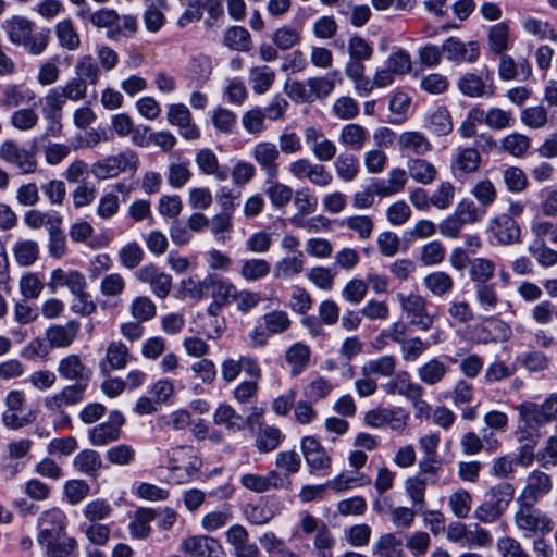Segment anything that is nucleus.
<instances>
[{
    "instance_id": "052dcab7",
    "label": "nucleus",
    "mask_w": 557,
    "mask_h": 557,
    "mask_svg": "<svg viewBox=\"0 0 557 557\" xmlns=\"http://www.w3.org/2000/svg\"><path fill=\"white\" fill-rule=\"evenodd\" d=\"M334 169L341 180L351 182L359 173V160L351 153H341L334 161Z\"/></svg>"
},
{
    "instance_id": "864d4df0",
    "label": "nucleus",
    "mask_w": 557,
    "mask_h": 557,
    "mask_svg": "<svg viewBox=\"0 0 557 557\" xmlns=\"http://www.w3.org/2000/svg\"><path fill=\"white\" fill-rule=\"evenodd\" d=\"M76 78L83 79L85 85H96L100 78L101 70L90 54L82 55L75 64Z\"/></svg>"
},
{
    "instance_id": "6ab92c4d",
    "label": "nucleus",
    "mask_w": 557,
    "mask_h": 557,
    "mask_svg": "<svg viewBox=\"0 0 557 557\" xmlns=\"http://www.w3.org/2000/svg\"><path fill=\"white\" fill-rule=\"evenodd\" d=\"M552 488L553 482L550 476L541 470H533L527 475L525 485L516 502L536 504L540 498L550 493Z\"/></svg>"
},
{
    "instance_id": "f704fd0d",
    "label": "nucleus",
    "mask_w": 557,
    "mask_h": 557,
    "mask_svg": "<svg viewBox=\"0 0 557 557\" xmlns=\"http://www.w3.org/2000/svg\"><path fill=\"white\" fill-rule=\"evenodd\" d=\"M278 175L265 177L264 194L268 196L274 208L282 209L286 207L293 198V189L288 185L277 181Z\"/></svg>"
},
{
    "instance_id": "774afa93",
    "label": "nucleus",
    "mask_w": 557,
    "mask_h": 557,
    "mask_svg": "<svg viewBox=\"0 0 557 557\" xmlns=\"http://www.w3.org/2000/svg\"><path fill=\"white\" fill-rule=\"evenodd\" d=\"M301 40L300 30L284 25L274 30L272 35L273 45L281 50H288L297 46Z\"/></svg>"
},
{
    "instance_id": "338daca9",
    "label": "nucleus",
    "mask_w": 557,
    "mask_h": 557,
    "mask_svg": "<svg viewBox=\"0 0 557 557\" xmlns=\"http://www.w3.org/2000/svg\"><path fill=\"white\" fill-rule=\"evenodd\" d=\"M495 273V263L486 258H475L471 261L469 276L476 284H487Z\"/></svg>"
},
{
    "instance_id": "f3484780",
    "label": "nucleus",
    "mask_w": 557,
    "mask_h": 557,
    "mask_svg": "<svg viewBox=\"0 0 557 557\" xmlns=\"http://www.w3.org/2000/svg\"><path fill=\"white\" fill-rule=\"evenodd\" d=\"M25 396L20 391H11L5 398L7 410L2 414L3 423L11 429H20L35 420L33 411L24 413Z\"/></svg>"
},
{
    "instance_id": "a18cd8bd",
    "label": "nucleus",
    "mask_w": 557,
    "mask_h": 557,
    "mask_svg": "<svg viewBox=\"0 0 557 557\" xmlns=\"http://www.w3.org/2000/svg\"><path fill=\"white\" fill-rule=\"evenodd\" d=\"M60 374L67 380H76L78 383L87 381L90 370L83 364L76 355H71L60 361L58 368Z\"/></svg>"
},
{
    "instance_id": "7ed1b4c3",
    "label": "nucleus",
    "mask_w": 557,
    "mask_h": 557,
    "mask_svg": "<svg viewBox=\"0 0 557 557\" xmlns=\"http://www.w3.org/2000/svg\"><path fill=\"white\" fill-rule=\"evenodd\" d=\"M516 503L518 509L513 515V522L516 528L524 533V536H545L553 531V519L535 507V504L528 502Z\"/></svg>"
},
{
    "instance_id": "4d7b16f0",
    "label": "nucleus",
    "mask_w": 557,
    "mask_h": 557,
    "mask_svg": "<svg viewBox=\"0 0 557 557\" xmlns=\"http://www.w3.org/2000/svg\"><path fill=\"white\" fill-rule=\"evenodd\" d=\"M34 98V91L24 89L20 85L10 84L3 88L0 104L5 108H16Z\"/></svg>"
},
{
    "instance_id": "37998d69",
    "label": "nucleus",
    "mask_w": 557,
    "mask_h": 557,
    "mask_svg": "<svg viewBox=\"0 0 557 557\" xmlns=\"http://www.w3.org/2000/svg\"><path fill=\"white\" fill-rule=\"evenodd\" d=\"M420 385L410 382L406 372L399 373L395 379L385 383L382 388L388 395H403L406 398H417L420 393Z\"/></svg>"
},
{
    "instance_id": "5701e85b",
    "label": "nucleus",
    "mask_w": 557,
    "mask_h": 557,
    "mask_svg": "<svg viewBox=\"0 0 557 557\" xmlns=\"http://www.w3.org/2000/svg\"><path fill=\"white\" fill-rule=\"evenodd\" d=\"M251 156L265 177L280 174V150L272 141H259L251 150Z\"/></svg>"
},
{
    "instance_id": "58836bf2",
    "label": "nucleus",
    "mask_w": 557,
    "mask_h": 557,
    "mask_svg": "<svg viewBox=\"0 0 557 557\" xmlns=\"http://www.w3.org/2000/svg\"><path fill=\"white\" fill-rule=\"evenodd\" d=\"M424 126L437 136L448 135L453 131L451 115L447 108L438 107L424 117Z\"/></svg>"
},
{
    "instance_id": "5fc2aeb1",
    "label": "nucleus",
    "mask_w": 557,
    "mask_h": 557,
    "mask_svg": "<svg viewBox=\"0 0 557 557\" xmlns=\"http://www.w3.org/2000/svg\"><path fill=\"white\" fill-rule=\"evenodd\" d=\"M242 420V416L232 406L226 404H220L213 413L214 424L224 425L231 432H238L244 429L240 423Z\"/></svg>"
},
{
    "instance_id": "0eeeda50",
    "label": "nucleus",
    "mask_w": 557,
    "mask_h": 557,
    "mask_svg": "<svg viewBox=\"0 0 557 557\" xmlns=\"http://www.w3.org/2000/svg\"><path fill=\"white\" fill-rule=\"evenodd\" d=\"M85 389L86 384L77 383L65 386L59 393L47 396L44 399V405L48 410L59 413V422L54 421L55 425L62 429L70 426L71 418L63 411V408L79 404L84 399Z\"/></svg>"
},
{
    "instance_id": "393cba45",
    "label": "nucleus",
    "mask_w": 557,
    "mask_h": 557,
    "mask_svg": "<svg viewBox=\"0 0 557 557\" xmlns=\"http://www.w3.org/2000/svg\"><path fill=\"white\" fill-rule=\"evenodd\" d=\"M482 162L479 148L458 147L451 158V170L455 173L473 174L478 172Z\"/></svg>"
},
{
    "instance_id": "0e129e2a",
    "label": "nucleus",
    "mask_w": 557,
    "mask_h": 557,
    "mask_svg": "<svg viewBox=\"0 0 557 557\" xmlns=\"http://www.w3.org/2000/svg\"><path fill=\"white\" fill-rule=\"evenodd\" d=\"M401 541L395 534L382 535L373 545V555L379 557H401Z\"/></svg>"
},
{
    "instance_id": "6e6552de",
    "label": "nucleus",
    "mask_w": 557,
    "mask_h": 557,
    "mask_svg": "<svg viewBox=\"0 0 557 557\" xmlns=\"http://www.w3.org/2000/svg\"><path fill=\"white\" fill-rule=\"evenodd\" d=\"M200 461L191 446H176L168 451V469L177 473L176 483L189 481L198 471Z\"/></svg>"
},
{
    "instance_id": "e2e57ef3",
    "label": "nucleus",
    "mask_w": 557,
    "mask_h": 557,
    "mask_svg": "<svg viewBox=\"0 0 557 557\" xmlns=\"http://www.w3.org/2000/svg\"><path fill=\"white\" fill-rule=\"evenodd\" d=\"M500 148L512 157L520 158L530 148V138L527 135L513 132L500 140Z\"/></svg>"
},
{
    "instance_id": "49530a36",
    "label": "nucleus",
    "mask_w": 557,
    "mask_h": 557,
    "mask_svg": "<svg viewBox=\"0 0 557 557\" xmlns=\"http://www.w3.org/2000/svg\"><path fill=\"white\" fill-rule=\"evenodd\" d=\"M12 252L18 265L30 267L39 258V245L32 239H20L13 245Z\"/></svg>"
},
{
    "instance_id": "aec40b11",
    "label": "nucleus",
    "mask_w": 557,
    "mask_h": 557,
    "mask_svg": "<svg viewBox=\"0 0 557 557\" xmlns=\"http://www.w3.org/2000/svg\"><path fill=\"white\" fill-rule=\"evenodd\" d=\"M516 436L520 445L517 462L528 467L533 462L534 450L542 436L541 431L518 420Z\"/></svg>"
},
{
    "instance_id": "b1692460",
    "label": "nucleus",
    "mask_w": 557,
    "mask_h": 557,
    "mask_svg": "<svg viewBox=\"0 0 557 557\" xmlns=\"http://www.w3.org/2000/svg\"><path fill=\"white\" fill-rule=\"evenodd\" d=\"M47 557H71L77 552V541L66 531L38 541Z\"/></svg>"
},
{
    "instance_id": "473e14b6",
    "label": "nucleus",
    "mask_w": 557,
    "mask_h": 557,
    "mask_svg": "<svg viewBox=\"0 0 557 557\" xmlns=\"http://www.w3.org/2000/svg\"><path fill=\"white\" fill-rule=\"evenodd\" d=\"M369 139V132L357 123L344 125L338 134L339 144L350 150L360 151Z\"/></svg>"
},
{
    "instance_id": "c756f323",
    "label": "nucleus",
    "mask_w": 557,
    "mask_h": 557,
    "mask_svg": "<svg viewBox=\"0 0 557 557\" xmlns=\"http://www.w3.org/2000/svg\"><path fill=\"white\" fill-rule=\"evenodd\" d=\"M77 16L83 21H88L96 28L114 29V25L120 22L119 13L109 8H101L91 11L89 7H83L77 10Z\"/></svg>"
},
{
    "instance_id": "f03ea898",
    "label": "nucleus",
    "mask_w": 557,
    "mask_h": 557,
    "mask_svg": "<svg viewBox=\"0 0 557 557\" xmlns=\"http://www.w3.org/2000/svg\"><path fill=\"white\" fill-rule=\"evenodd\" d=\"M86 285V278L81 272L63 269L53 270L48 282V288L51 293H55L60 287H67L76 296L77 300L82 302L81 307L76 304L73 305V309L82 314H90L96 310V305L92 301H88L89 296L85 292Z\"/></svg>"
},
{
    "instance_id": "72a5a7b5",
    "label": "nucleus",
    "mask_w": 557,
    "mask_h": 557,
    "mask_svg": "<svg viewBox=\"0 0 557 557\" xmlns=\"http://www.w3.org/2000/svg\"><path fill=\"white\" fill-rule=\"evenodd\" d=\"M34 24L23 16H12L1 24L11 44L22 46L33 32Z\"/></svg>"
},
{
    "instance_id": "dca6fc26",
    "label": "nucleus",
    "mask_w": 557,
    "mask_h": 557,
    "mask_svg": "<svg viewBox=\"0 0 557 557\" xmlns=\"http://www.w3.org/2000/svg\"><path fill=\"white\" fill-rule=\"evenodd\" d=\"M301 450L311 473L318 475L329 474L332 459L318 440L312 436L304 437Z\"/></svg>"
},
{
    "instance_id": "603ef678",
    "label": "nucleus",
    "mask_w": 557,
    "mask_h": 557,
    "mask_svg": "<svg viewBox=\"0 0 557 557\" xmlns=\"http://www.w3.org/2000/svg\"><path fill=\"white\" fill-rule=\"evenodd\" d=\"M55 36L62 48L74 51L81 47V38L71 18H64L55 25Z\"/></svg>"
},
{
    "instance_id": "09e8293b",
    "label": "nucleus",
    "mask_w": 557,
    "mask_h": 557,
    "mask_svg": "<svg viewBox=\"0 0 557 557\" xmlns=\"http://www.w3.org/2000/svg\"><path fill=\"white\" fill-rule=\"evenodd\" d=\"M274 81L275 72L267 65L253 66L249 70V83L257 95L265 94Z\"/></svg>"
},
{
    "instance_id": "7c9ffc66",
    "label": "nucleus",
    "mask_w": 557,
    "mask_h": 557,
    "mask_svg": "<svg viewBox=\"0 0 557 557\" xmlns=\"http://www.w3.org/2000/svg\"><path fill=\"white\" fill-rule=\"evenodd\" d=\"M195 162L201 173L211 175L216 181L223 182L228 178L227 168L220 165L215 153L208 148L201 149L197 152Z\"/></svg>"
},
{
    "instance_id": "4be33fe9",
    "label": "nucleus",
    "mask_w": 557,
    "mask_h": 557,
    "mask_svg": "<svg viewBox=\"0 0 557 557\" xmlns=\"http://www.w3.org/2000/svg\"><path fill=\"white\" fill-rule=\"evenodd\" d=\"M306 144L314 158L320 162H327L335 158L336 145L325 137L321 128L310 126L304 131Z\"/></svg>"
},
{
    "instance_id": "8fccbe9b",
    "label": "nucleus",
    "mask_w": 557,
    "mask_h": 557,
    "mask_svg": "<svg viewBox=\"0 0 557 557\" xmlns=\"http://www.w3.org/2000/svg\"><path fill=\"white\" fill-rule=\"evenodd\" d=\"M271 264L265 259L250 258L240 263L239 274L248 282L259 281L269 275Z\"/></svg>"
},
{
    "instance_id": "bf43d9fd",
    "label": "nucleus",
    "mask_w": 557,
    "mask_h": 557,
    "mask_svg": "<svg viewBox=\"0 0 557 557\" xmlns=\"http://www.w3.org/2000/svg\"><path fill=\"white\" fill-rule=\"evenodd\" d=\"M157 517V513L153 509L150 508H139L135 512L134 520L129 523V531L133 537L135 539H145L150 532V522Z\"/></svg>"
},
{
    "instance_id": "f8f14e48",
    "label": "nucleus",
    "mask_w": 557,
    "mask_h": 557,
    "mask_svg": "<svg viewBox=\"0 0 557 557\" xmlns=\"http://www.w3.org/2000/svg\"><path fill=\"white\" fill-rule=\"evenodd\" d=\"M412 60L410 54L403 48H396L386 59L385 67L375 72V81L380 85L389 86L396 76H404L411 72Z\"/></svg>"
},
{
    "instance_id": "39448f33",
    "label": "nucleus",
    "mask_w": 557,
    "mask_h": 557,
    "mask_svg": "<svg viewBox=\"0 0 557 557\" xmlns=\"http://www.w3.org/2000/svg\"><path fill=\"white\" fill-rule=\"evenodd\" d=\"M139 165L136 152L127 150L106 157L91 164V174L99 181L117 177L123 172H135Z\"/></svg>"
},
{
    "instance_id": "20e7f679",
    "label": "nucleus",
    "mask_w": 557,
    "mask_h": 557,
    "mask_svg": "<svg viewBox=\"0 0 557 557\" xmlns=\"http://www.w3.org/2000/svg\"><path fill=\"white\" fill-rule=\"evenodd\" d=\"M400 310L411 325L420 330H429L435 321L436 315L429 310V304L425 297L420 294L398 293L396 295Z\"/></svg>"
},
{
    "instance_id": "de8ad7c7",
    "label": "nucleus",
    "mask_w": 557,
    "mask_h": 557,
    "mask_svg": "<svg viewBox=\"0 0 557 557\" xmlns=\"http://www.w3.org/2000/svg\"><path fill=\"white\" fill-rule=\"evenodd\" d=\"M224 45L235 51L247 52L252 47L249 32L243 26L228 27L223 36Z\"/></svg>"
},
{
    "instance_id": "a19ab883",
    "label": "nucleus",
    "mask_w": 557,
    "mask_h": 557,
    "mask_svg": "<svg viewBox=\"0 0 557 557\" xmlns=\"http://www.w3.org/2000/svg\"><path fill=\"white\" fill-rule=\"evenodd\" d=\"M407 171L400 168L392 169L386 181L380 180L373 184L374 193L380 196H392L399 193L406 185Z\"/></svg>"
},
{
    "instance_id": "c85d7f7f",
    "label": "nucleus",
    "mask_w": 557,
    "mask_h": 557,
    "mask_svg": "<svg viewBox=\"0 0 557 557\" xmlns=\"http://www.w3.org/2000/svg\"><path fill=\"white\" fill-rule=\"evenodd\" d=\"M397 145L401 152L416 156L426 154L432 150V144L422 132L406 131L398 135Z\"/></svg>"
},
{
    "instance_id": "6e6d98bb",
    "label": "nucleus",
    "mask_w": 557,
    "mask_h": 557,
    "mask_svg": "<svg viewBox=\"0 0 557 557\" xmlns=\"http://www.w3.org/2000/svg\"><path fill=\"white\" fill-rule=\"evenodd\" d=\"M513 495L515 488L512 484L508 482H502L491 487L486 492L485 498L504 513L511 503Z\"/></svg>"
},
{
    "instance_id": "423d86ee",
    "label": "nucleus",
    "mask_w": 557,
    "mask_h": 557,
    "mask_svg": "<svg viewBox=\"0 0 557 557\" xmlns=\"http://www.w3.org/2000/svg\"><path fill=\"white\" fill-rule=\"evenodd\" d=\"M518 412V420L541 429L545 424L557 419V395L552 394L543 404L524 401L515 407Z\"/></svg>"
},
{
    "instance_id": "a211bd4d",
    "label": "nucleus",
    "mask_w": 557,
    "mask_h": 557,
    "mask_svg": "<svg viewBox=\"0 0 557 557\" xmlns=\"http://www.w3.org/2000/svg\"><path fill=\"white\" fill-rule=\"evenodd\" d=\"M242 485L255 493H264L270 490L289 488L292 481L281 475V472L271 470L267 475L246 473L240 476Z\"/></svg>"
},
{
    "instance_id": "cd10ccee",
    "label": "nucleus",
    "mask_w": 557,
    "mask_h": 557,
    "mask_svg": "<svg viewBox=\"0 0 557 557\" xmlns=\"http://www.w3.org/2000/svg\"><path fill=\"white\" fill-rule=\"evenodd\" d=\"M379 343L383 346L410 345L409 348H416L417 345H423L418 337H409L408 326L403 321H397L383 330L379 336Z\"/></svg>"
},
{
    "instance_id": "3c124183",
    "label": "nucleus",
    "mask_w": 557,
    "mask_h": 557,
    "mask_svg": "<svg viewBox=\"0 0 557 557\" xmlns=\"http://www.w3.org/2000/svg\"><path fill=\"white\" fill-rule=\"evenodd\" d=\"M424 287L434 296L442 297L451 292L454 281L444 271H434L423 277Z\"/></svg>"
},
{
    "instance_id": "412c9836",
    "label": "nucleus",
    "mask_w": 557,
    "mask_h": 557,
    "mask_svg": "<svg viewBox=\"0 0 557 557\" xmlns=\"http://www.w3.org/2000/svg\"><path fill=\"white\" fill-rule=\"evenodd\" d=\"M135 277L141 283L148 284L151 292L158 298L164 299L172 289V277L160 271L154 264H146L135 272Z\"/></svg>"
},
{
    "instance_id": "79ce46f5",
    "label": "nucleus",
    "mask_w": 557,
    "mask_h": 557,
    "mask_svg": "<svg viewBox=\"0 0 557 557\" xmlns=\"http://www.w3.org/2000/svg\"><path fill=\"white\" fill-rule=\"evenodd\" d=\"M488 49L494 54H503L510 46V29L507 23L492 25L487 32Z\"/></svg>"
},
{
    "instance_id": "69168bd1",
    "label": "nucleus",
    "mask_w": 557,
    "mask_h": 557,
    "mask_svg": "<svg viewBox=\"0 0 557 557\" xmlns=\"http://www.w3.org/2000/svg\"><path fill=\"white\" fill-rule=\"evenodd\" d=\"M528 251L543 268L557 264V250L548 247L545 240H534L528 246Z\"/></svg>"
},
{
    "instance_id": "f257e3e1",
    "label": "nucleus",
    "mask_w": 557,
    "mask_h": 557,
    "mask_svg": "<svg viewBox=\"0 0 557 557\" xmlns=\"http://www.w3.org/2000/svg\"><path fill=\"white\" fill-rule=\"evenodd\" d=\"M523 212L524 205L521 201L510 200L506 212L498 213L490 220L487 230L497 244L509 246L520 243L521 228L517 218H520Z\"/></svg>"
},
{
    "instance_id": "4468645a",
    "label": "nucleus",
    "mask_w": 557,
    "mask_h": 557,
    "mask_svg": "<svg viewBox=\"0 0 557 557\" xmlns=\"http://www.w3.org/2000/svg\"><path fill=\"white\" fill-rule=\"evenodd\" d=\"M180 552L188 557H224L218 540L208 535H189L182 540Z\"/></svg>"
},
{
    "instance_id": "680f3d73",
    "label": "nucleus",
    "mask_w": 557,
    "mask_h": 557,
    "mask_svg": "<svg viewBox=\"0 0 557 557\" xmlns=\"http://www.w3.org/2000/svg\"><path fill=\"white\" fill-rule=\"evenodd\" d=\"M132 317L138 322L152 320L157 314V306L148 296H136L129 305Z\"/></svg>"
},
{
    "instance_id": "2f4dec72",
    "label": "nucleus",
    "mask_w": 557,
    "mask_h": 557,
    "mask_svg": "<svg viewBox=\"0 0 557 557\" xmlns=\"http://www.w3.org/2000/svg\"><path fill=\"white\" fill-rule=\"evenodd\" d=\"M479 120L492 131H502L515 125V116L511 111L498 107H491L483 110L479 107Z\"/></svg>"
},
{
    "instance_id": "4c0bfd02",
    "label": "nucleus",
    "mask_w": 557,
    "mask_h": 557,
    "mask_svg": "<svg viewBox=\"0 0 557 557\" xmlns=\"http://www.w3.org/2000/svg\"><path fill=\"white\" fill-rule=\"evenodd\" d=\"M79 324L70 321L65 325H53L46 332L47 341L52 347L65 348L70 346L77 335Z\"/></svg>"
},
{
    "instance_id": "ea45409f",
    "label": "nucleus",
    "mask_w": 557,
    "mask_h": 557,
    "mask_svg": "<svg viewBox=\"0 0 557 557\" xmlns=\"http://www.w3.org/2000/svg\"><path fill=\"white\" fill-rule=\"evenodd\" d=\"M407 169L409 176L422 185H430L437 177L435 165L425 159L410 158L407 162Z\"/></svg>"
},
{
    "instance_id": "ddd939ff",
    "label": "nucleus",
    "mask_w": 557,
    "mask_h": 557,
    "mask_svg": "<svg viewBox=\"0 0 557 557\" xmlns=\"http://www.w3.org/2000/svg\"><path fill=\"white\" fill-rule=\"evenodd\" d=\"M446 59L454 63H475L481 54V46L476 40L462 41L450 36L442 45Z\"/></svg>"
},
{
    "instance_id": "9d476101",
    "label": "nucleus",
    "mask_w": 557,
    "mask_h": 557,
    "mask_svg": "<svg viewBox=\"0 0 557 557\" xmlns=\"http://www.w3.org/2000/svg\"><path fill=\"white\" fill-rule=\"evenodd\" d=\"M206 284L207 296L212 298L207 312L214 318V323H218L216 318L222 309L230 305L236 286L228 278L215 273L207 275Z\"/></svg>"
},
{
    "instance_id": "1a4fd4ad",
    "label": "nucleus",
    "mask_w": 557,
    "mask_h": 557,
    "mask_svg": "<svg viewBox=\"0 0 557 557\" xmlns=\"http://www.w3.org/2000/svg\"><path fill=\"white\" fill-rule=\"evenodd\" d=\"M0 160L13 166L20 174L28 175L37 171L38 162L34 152L12 139L0 145Z\"/></svg>"
},
{
    "instance_id": "a878e982",
    "label": "nucleus",
    "mask_w": 557,
    "mask_h": 557,
    "mask_svg": "<svg viewBox=\"0 0 557 557\" xmlns=\"http://www.w3.org/2000/svg\"><path fill=\"white\" fill-rule=\"evenodd\" d=\"M67 520L65 513L58 509L51 508L44 511L38 518L37 542L62 531H66Z\"/></svg>"
},
{
    "instance_id": "bb28decb",
    "label": "nucleus",
    "mask_w": 557,
    "mask_h": 557,
    "mask_svg": "<svg viewBox=\"0 0 557 557\" xmlns=\"http://www.w3.org/2000/svg\"><path fill=\"white\" fill-rule=\"evenodd\" d=\"M44 100L45 107L42 108V113L47 119L53 121V125L50 131L53 135H57L61 131V124L59 121L62 115V110L66 103V99L61 89L57 86L48 90Z\"/></svg>"
},
{
    "instance_id": "13d9d810",
    "label": "nucleus",
    "mask_w": 557,
    "mask_h": 557,
    "mask_svg": "<svg viewBox=\"0 0 557 557\" xmlns=\"http://www.w3.org/2000/svg\"><path fill=\"white\" fill-rule=\"evenodd\" d=\"M24 223L33 230H38L46 226L49 230L53 228L55 224H62V216L54 211L42 212L39 210H29L24 214Z\"/></svg>"
},
{
    "instance_id": "e433bc0d",
    "label": "nucleus",
    "mask_w": 557,
    "mask_h": 557,
    "mask_svg": "<svg viewBox=\"0 0 557 557\" xmlns=\"http://www.w3.org/2000/svg\"><path fill=\"white\" fill-rule=\"evenodd\" d=\"M284 438L285 435L278 428L261 424L256 432L255 447L261 454H269L274 451Z\"/></svg>"
},
{
    "instance_id": "9b49d317",
    "label": "nucleus",
    "mask_w": 557,
    "mask_h": 557,
    "mask_svg": "<svg viewBox=\"0 0 557 557\" xmlns=\"http://www.w3.org/2000/svg\"><path fill=\"white\" fill-rule=\"evenodd\" d=\"M458 90L470 98H490L494 95L493 77L487 69L479 73L466 72L457 81Z\"/></svg>"
},
{
    "instance_id": "c9c22d12",
    "label": "nucleus",
    "mask_w": 557,
    "mask_h": 557,
    "mask_svg": "<svg viewBox=\"0 0 557 557\" xmlns=\"http://www.w3.org/2000/svg\"><path fill=\"white\" fill-rule=\"evenodd\" d=\"M305 267L302 251H295L278 260L273 268V276L278 280H289L300 274Z\"/></svg>"
},
{
    "instance_id": "c03bdc74",
    "label": "nucleus",
    "mask_w": 557,
    "mask_h": 557,
    "mask_svg": "<svg viewBox=\"0 0 557 557\" xmlns=\"http://www.w3.org/2000/svg\"><path fill=\"white\" fill-rule=\"evenodd\" d=\"M76 471L89 476H96L102 467L100 454L94 449H83L73 459Z\"/></svg>"
},
{
    "instance_id": "2eb2a0df",
    "label": "nucleus",
    "mask_w": 557,
    "mask_h": 557,
    "mask_svg": "<svg viewBox=\"0 0 557 557\" xmlns=\"http://www.w3.org/2000/svg\"><path fill=\"white\" fill-rule=\"evenodd\" d=\"M125 422L120 411H111L107 421L97 424L88 431V438L92 446H106L121 436V428Z\"/></svg>"
}]
</instances>
